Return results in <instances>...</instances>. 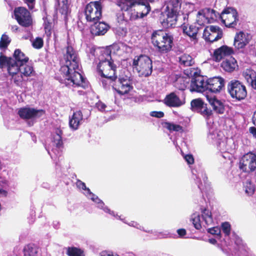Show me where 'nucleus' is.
Returning a JSON list of instances; mask_svg holds the SVG:
<instances>
[{
  "label": "nucleus",
  "instance_id": "nucleus-24",
  "mask_svg": "<svg viewBox=\"0 0 256 256\" xmlns=\"http://www.w3.org/2000/svg\"><path fill=\"white\" fill-rule=\"evenodd\" d=\"M93 23L94 24L90 28V32L92 35H104L110 28L109 25L105 22L96 21Z\"/></svg>",
  "mask_w": 256,
  "mask_h": 256
},
{
  "label": "nucleus",
  "instance_id": "nucleus-3",
  "mask_svg": "<svg viewBox=\"0 0 256 256\" xmlns=\"http://www.w3.org/2000/svg\"><path fill=\"white\" fill-rule=\"evenodd\" d=\"M181 0H168L162 8L160 22L165 28L174 27L178 20H188L190 12L184 14L180 11Z\"/></svg>",
  "mask_w": 256,
  "mask_h": 256
},
{
  "label": "nucleus",
  "instance_id": "nucleus-63",
  "mask_svg": "<svg viewBox=\"0 0 256 256\" xmlns=\"http://www.w3.org/2000/svg\"><path fill=\"white\" fill-rule=\"evenodd\" d=\"M42 186L44 188L48 189L50 188V184L48 182H43L42 184Z\"/></svg>",
  "mask_w": 256,
  "mask_h": 256
},
{
  "label": "nucleus",
  "instance_id": "nucleus-34",
  "mask_svg": "<svg viewBox=\"0 0 256 256\" xmlns=\"http://www.w3.org/2000/svg\"><path fill=\"white\" fill-rule=\"evenodd\" d=\"M24 256H38L39 248L34 244H29L25 246L23 248Z\"/></svg>",
  "mask_w": 256,
  "mask_h": 256
},
{
  "label": "nucleus",
  "instance_id": "nucleus-4",
  "mask_svg": "<svg viewBox=\"0 0 256 256\" xmlns=\"http://www.w3.org/2000/svg\"><path fill=\"white\" fill-rule=\"evenodd\" d=\"M112 46H106L101 50L99 62L97 65V71L102 78L110 79L112 82L117 79L116 64L112 58Z\"/></svg>",
  "mask_w": 256,
  "mask_h": 256
},
{
  "label": "nucleus",
  "instance_id": "nucleus-59",
  "mask_svg": "<svg viewBox=\"0 0 256 256\" xmlns=\"http://www.w3.org/2000/svg\"><path fill=\"white\" fill-rule=\"evenodd\" d=\"M84 190V195L88 197V198H90V196L92 194V192H91L90 189L88 188H86V190Z\"/></svg>",
  "mask_w": 256,
  "mask_h": 256
},
{
  "label": "nucleus",
  "instance_id": "nucleus-31",
  "mask_svg": "<svg viewBox=\"0 0 256 256\" xmlns=\"http://www.w3.org/2000/svg\"><path fill=\"white\" fill-rule=\"evenodd\" d=\"M113 217L116 218L118 220H120L121 221H122L124 223L126 224H128V226H130L134 227L137 229L140 230H141L146 232L148 233H151L154 234V235H156V232H153L152 230H147L144 229V228L141 226L139 224H138L137 222L134 221H131L130 222H128V220H126L125 218H122V216H119L118 214L117 213L115 212V214L114 216H112Z\"/></svg>",
  "mask_w": 256,
  "mask_h": 256
},
{
  "label": "nucleus",
  "instance_id": "nucleus-7",
  "mask_svg": "<svg viewBox=\"0 0 256 256\" xmlns=\"http://www.w3.org/2000/svg\"><path fill=\"white\" fill-rule=\"evenodd\" d=\"M132 66L140 77H148L152 72V60L145 54L135 56L132 60Z\"/></svg>",
  "mask_w": 256,
  "mask_h": 256
},
{
  "label": "nucleus",
  "instance_id": "nucleus-27",
  "mask_svg": "<svg viewBox=\"0 0 256 256\" xmlns=\"http://www.w3.org/2000/svg\"><path fill=\"white\" fill-rule=\"evenodd\" d=\"M221 67L226 72L231 73L238 68L236 60L233 57L224 60L221 64Z\"/></svg>",
  "mask_w": 256,
  "mask_h": 256
},
{
  "label": "nucleus",
  "instance_id": "nucleus-23",
  "mask_svg": "<svg viewBox=\"0 0 256 256\" xmlns=\"http://www.w3.org/2000/svg\"><path fill=\"white\" fill-rule=\"evenodd\" d=\"M164 103L170 108H178L185 104L184 98L181 100L174 92L167 94L164 100Z\"/></svg>",
  "mask_w": 256,
  "mask_h": 256
},
{
  "label": "nucleus",
  "instance_id": "nucleus-51",
  "mask_svg": "<svg viewBox=\"0 0 256 256\" xmlns=\"http://www.w3.org/2000/svg\"><path fill=\"white\" fill-rule=\"evenodd\" d=\"M8 92V82H0V92L2 94Z\"/></svg>",
  "mask_w": 256,
  "mask_h": 256
},
{
  "label": "nucleus",
  "instance_id": "nucleus-21",
  "mask_svg": "<svg viewBox=\"0 0 256 256\" xmlns=\"http://www.w3.org/2000/svg\"><path fill=\"white\" fill-rule=\"evenodd\" d=\"M234 53V50L232 48L226 45H222L214 50L212 57L216 62H218L224 57L230 56Z\"/></svg>",
  "mask_w": 256,
  "mask_h": 256
},
{
  "label": "nucleus",
  "instance_id": "nucleus-38",
  "mask_svg": "<svg viewBox=\"0 0 256 256\" xmlns=\"http://www.w3.org/2000/svg\"><path fill=\"white\" fill-rule=\"evenodd\" d=\"M179 62L181 65L185 66H191L194 63L192 56L186 54H184L180 58Z\"/></svg>",
  "mask_w": 256,
  "mask_h": 256
},
{
  "label": "nucleus",
  "instance_id": "nucleus-17",
  "mask_svg": "<svg viewBox=\"0 0 256 256\" xmlns=\"http://www.w3.org/2000/svg\"><path fill=\"white\" fill-rule=\"evenodd\" d=\"M114 81L115 84L112 86V89L121 96L127 94L133 88L132 82L128 76H120Z\"/></svg>",
  "mask_w": 256,
  "mask_h": 256
},
{
  "label": "nucleus",
  "instance_id": "nucleus-18",
  "mask_svg": "<svg viewBox=\"0 0 256 256\" xmlns=\"http://www.w3.org/2000/svg\"><path fill=\"white\" fill-rule=\"evenodd\" d=\"M223 36L222 28L216 26H210L204 28L203 38L206 41L210 43L220 39Z\"/></svg>",
  "mask_w": 256,
  "mask_h": 256
},
{
  "label": "nucleus",
  "instance_id": "nucleus-26",
  "mask_svg": "<svg viewBox=\"0 0 256 256\" xmlns=\"http://www.w3.org/2000/svg\"><path fill=\"white\" fill-rule=\"evenodd\" d=\"M222 138L221 134L213 126H210L208 128V140L209 142L216 144L217 146L222 144L221 140Z\"/></svg>",
  "mask_w": 256,
  "mask_h": 256
},
{
  "label": "nucleus",
  "instance_id": "nucleus-40",
  "mask_svg": "<svg viewBox=\"0 0 256 256\" xmlns=\"http://www.w3.org/2000/svg\"><path fill=\"white\" fill-rule=\"evenodd\" d=\"M164 127L167 128L170 132H182L183 130L182 127L173 122H166L162 124Z\"/></svg>",
  "mask_w": 256,
  "mask_h": 256
},
{
  "label": "nucleus",
  "instance_id": "nucleus-32",
  "mask_svg": "<svg viewBox=\"0 0 256 256\" xmlns=\"http://www.w3.org/2000/svg\"><path fill=\"white\" fill-rule=\"evenodd\" d=\"M226 14H232V16H236L237 14V10L236 8L228 6L224 8L220 14L214 10V14L213 16V21L219 18L222 20V18H224Z\"/></svg>",
  "mask_w": 256,
  "mask_h": 256
},
{
  "label": "nucleus",
  "instance_id": "nucleus-22",
  "mask_svg": "<svg viewBox=\"0 0 256 256\" xmlns=\"http://www.w3.org/2000/svg\"><path fill=\"white\" fill-rule=\"evenodd\" d=\"M206 81L202 76H198L192 78L190 84V90L198 92H206Z\"/></svg>",
  "mask_w": 256,
  "mask_h": 256
},
{
  "label": "nucleus",
  "instance_id": "nucleus-20",
  "mask_svg": "<svg viewBox=\"0 0 256 256\" xmlns=\"http://www.w3.org/2000/svg\"><path fill=\"white\" fill-rule=\"evenodd\" d=\"M252 39L250 34L240 31L236 34L234 40V45L238 50L244 48Z\"/></svg>",
  "mask_w": 256,
  "mask_h": 256
},
{
  "label": "nucleus",
  "instance_id": "nucleus-35",
  "mask_svg": "<svg viewBox=\"0 0 256 256\" xmlns=\"http://www.w3.org/2000/svg\"><path fill=\"white\" fill-rule=\"evenodd\" d=\"M205 104L201 98L194 99L190 102V108L192 112L198 113Z\"/></svg>",
  "mask_w": 256,
  "mask_h": 256
},
{
  "label": "nucleus",
  "instance_id": "nucleus-42",
  "mask_svg": "<svg viewBox=\"0 0 256 256\" xmlns=\"http://www.w3.org/2000/svg\"><path fill=\"white\" fill-rule=\"evenodd\" d=\"M58 2L60 7V12L62 14L66 15L68 14V0H58Z\"/></svg>",
  "mask_w": 256,
  "mask_h": 256
},
{
  "label": "nucleus",
  "instance_id": "nucleus-54",
  "mask_svg": "<svg viewBox=\"0 0 256 256\" xmlns=\"http://www.w3.org/2000/svg\"><path fill=\"white\" fill-rule=\"evenodd\" d=\"M24 1L27 4L29 9L32 10L34 8L35 0H24Z\"/></svg>",
  "mask_w": 256,
  "mask_h": 256
},
{
  "label": "nucleus",
  "instance_id": "nucleus-16",
  "mask_svg": "<svg viewBox=\"0 0 256 256\" xmlns=\"http://www.w3.org/2000/svg\"><path fill=\"white\" fill-rule=\"evenodd\" d=\"M46 111L42 109H37L30 106L20 108L18 110V114L24 120H35L44 116Z\"/></svg>",
  "mask_w": 256,
  "mask_h": 256
},
{
  "label": "nucleus",
  "instance_id": "nucleus-6",
  "mask_svg": "<svg viewBox=\"0 0 256 256\" xmlns=\"http://www.w3.org/2000/svg\"><path fill=\"white\" fill-rule=\"evenodd\" d=\"M151 40L156 50L161 54L170 51L174 46L173 36L162 30L154 31L151 36Z\"/></svg>",
  "mask_w": 256,
  "mask_h": 256
},
{
  "label": "nucleus",
  "instance_id": "nucleus-25",
  "mask_svg": "<svg viewBox=\"0 0 256 256\" xmlns=\"http://www.w3.org/2000/svg\"><path fill=\"white\" fill-rule=\"evenodd\" d=\"M206 98L215 112L218 114H223L224 112L225 108L222 102L218 100L215 96L207 95Z\"/></svg>",
  "mask_w": 256,
  "mask_h": 256
},
{
  "label": "nucleus",
  "instance_id": "nucleus-39",
  "mask_svg": "<svg viewBox=\"0 0 256 256\" xmlns=\"http://www.w3.org/2000/svg\"><path fill=\"white\" fill-rule=\"evenodd\" d=\"M242 76L247 82L251 84L256 78V73L252 70L246 69L243 72Z\"/></svg>",
  "mask_w": 256,
  "mask_h": 256
},
{
  "label": "nucleus",
  "instance_id": "nucleus-46",
  "mask_svg": "<svg viewBox=\"0 0 256 256\" xmlns=\"http://www.w3.org/2000/svg\"><path fill=\"white\" fill-rule=\"evenodd\" d=\"M66 254L68 256H82V252L76 248H68Z\"/></svg>",
  "mask_w": 256,
  "mask_h": 256
},
{
  "label": "nucleus",
  "instance_id": "nucleus-53",
  "mask_svg": "<svg viewBox=\"0 0 256 256\" xmlns=\"http://www.w3.org/2000/svg\"><path fill=\"white\" fill-rule=\"evenodd\" d=\"M96 107L100 112H104L106 107V105L100 101L96 104Z\"/></svg>",
  "mask_w": 256,
  "mask_h": 256
},
{
  "label": "nucleus",
  "instance_id": "nucleus-12",
  "mask_svg": "<svg viewBox=\"0 0 256 256\" xmlns=\"http://www.w3.org/2000/svg\"><path fill=\"white\" fill-rule=\"evenodd\" d=\"M85 16L88 22L98 21L102 17V6L100 0L90 2L85 8Z\"/></svg>",
  "mask_w": 256,
  "mask_h": 256
},
{
  "label": "nucleus",
  "instance_id": "nucleus-43",
  "mask_svg": "<svg viewBox=\"0 0 256 256\" xmlns=\"http://www.w3.org/2000/svg\"><path fill=\"white\" fill-rule=\"evenodd\" d=\"M202 9L199 10L197 14L196 22L198 25L202 26L205 24L210 23V22L208 20L207 18L202 12Z\"/></svg>",
  "mask_w": 256,
  "mask_h": 256
},
{
  "label": "nucleus",
  "instance_id": "nucleus-50",
  "mask_svg": "<svg viewBox=\"0 0 256 256\" xmlns=\"http://www.w3.org/2000/svg\"><path fill=\"white\" fill-rule=\"evenodd\" d=\"M150 115L152 117L156 118H162L164 116V113L162 111H152L150 112Z\"/></svg>",
  "mask_w": 256,
  "mask_h": 256
},
{
  "label": "nucleus",
  "instance_id": "nucleus-8",
  "mask_svg": "<svg viewBox=\"0 0 256 256\" xmlns=\"http://www.w3.org/2000/svg\"><path fill=\"white\" fill-rule=\"evenodd\" d=\"M36 72L33 65L28 62H24L21 65H18V72L16 74H8L11 76L10 80H12L17 86L22 84V82L26 80L25 78L34 76Z\"/></svg>",
  "mask_w": 256,
  "mask_h": 256
},
{
  "label": "nucleus",
  "instance_id": "nucleus-9",
  "mask_svg": "<svg viewBox=\"0 0 256 256\" xmlns=\"http://www.w3.org/2000/svg\"><path fill=\"white\" fill-rule=\"evenodd\" d=\"M227 90L231 98L236 101H242L247 96L246 86L238 80H232L228 82Z\"/></svg>",
  "mask_w": 256,
  "mask_h": 256
},
{
  "label": "nucleus",
  "instance_id": "nucleus-1",
  "mask_svg": "<svg viewBox=\"0 0 256 256\" xmlns=\"http://www.w3.org/2000/svg\"><path fill=\"white\" fill-rule=\"evenodd\" d=\"M66 60L64 65L61 66L60 72L63 78L59 80L61 84L66 86H82L84 88L88 87L85 78L76 70H79L80 60L76 51L70 46H66Z\"/></svg>",
  "mask_w": 256,
  "mask_h": 256
},
{
  "label": "nucleus",
  "instance_id": "nucleus-19",
  "mask_svg": "<svg viewBox=\"0 0 256 256\" xmlns=\"http://www.w3.org/2000/svg\"><path fill=\"white\" fill-rule=\"evenodd\" d=\"M206 91L212 93L220 92L224 86V80L220 76H214L206 80Z\"/></svg>",
  "mask_w": 256,
  "mask_h": 256
},
{
  "label": "nucleus",
  "instance_id": "nucleus-5",
  "mask_svg": "<svg viewBox=\"0 0 256 256\" xmlns=\"http://www.w3.org/2000/svg\"><path fill=\"white\" fill-rule=\"evenodd\" d=\"M29 58L20 50L16 49L12 56H6L0 53V68H6L8 74H16L18 65L28 62Z\"/></svg>",
  "mask_w": 256,
  "mask_h": 256
},
{
  "label": "nucleus",
  "instance_id": "nucleus-58",
  "mask_svg": "<svg viewBox=\"0 0 256 256\" xmlns=\"http://www.w3.org/2000/svg\"><path fill=\"white\" fill-rule=\"evenodd\" d=\"M249 132L254 138H256V128L255 126L250 127L249 128Z\"/></svg>",
  "mask_w": 256,
  "mask_h": 256
},
{
  "label": "nucleus",
  "instance_id": "nucleus-28",
  "mask_svg": "<svg viewBox=\"0 0 256 256\" xmlns=\"http://www.w3.org/2000/svg\"><path fill=\"white\" fill-rule=\"evenodd\" d=\"M89 198H90L97 204L98 208L102 210L104 212L112 216L115 214V212L112 210L107 206H105V204L103 201L99 198L95 194L92 193V194L90 196Z\"/></svg>",
  "mask_w": 256,
  "mask_h": 256
},
{
  "label": "nucleus",
  "instance_id": "nucleus-57",
  "mask_svg": "<svg viewBox=\"0 0 256 256\" xmlns=\"http://www.w3.org/2000/svg\"><path fill=\"white\" fill-rule=\"evenodd\" d=\"M177 233L180 238H183L186 234V230L184 228H180L177 230Z\"/></svg>",
  "mask_w": 256,
  "mask_h": 256
},
{
  "label": "nucleus",
  "instance_id": "nucleus-56",
  "mask_svg": "<svg viewBox=\"0 0 256 256\" xmlns=\"http://www.w3.org/2000/svg\"><path fill=\"white\" fill-rule=\"evenodd\" d=\"M107 79L108 80L104 79L102 80V86L105 90L109 89L110 86V84L108 81L109 79Z\"/></svg>",
  "mask_w": 256,
  "mask_h": 256
},
{
  "label": "nucleus",
  "instance_id": "nucleus-36",
  "mask_svg": "<svg viewBox=\"0 0 256 256\" xmlns=\"http://www.w3.org/2000/svg\"><path fill=\"white\" fill-rule=\"evenodd\" d=\"M44 27L45 30V34L49 38L52 34V20L51 18L45 16L43 18Z\"/></svg>",
  "mask_w": 256,
  "mask_h": 256
},
{
  "label": "nucleus",
  "instance_id": "nucleus-29",
  "mask_svg": "<svg viewBox=\"0 0 256 256\" xmlns=\"http://www.w3.org/2000/svg\"><path fill=\"white\" fill-rule=\"evenodd\" d=\"M82 120V114L80 110L74 112L70 118L69 126L71 128L76 130L78 128L80 122Z\"/></svg>",
  "mask_w": 256,
  "mask_h": 256
},
{
  "label": "nucleus",
  "instance_id": "nucleus-37",
  "mask_svg": "<svg viewBox=\"0 0 256 256\" xmlns=\"http://www.w3.org/2000/svg\"><path fill=\"white\" fill-rule=\"evenodd\" d=\"M244 190L248 196L252 195L256 190V184L251 180H247L244 184Z\"/></svg>",
  "mask_w": 256,
  "mask_h": 256
},
{
  "label": "nucleus",
  "instance_id": "nucleus-61",
  "mask_svg": "<svg viewBox=\"0 0 256 256\" xmlns=\"http://www.w3.org/2000/svg\"><path fill=\"white\" fill-rule=\"evenodd\" d=\"M52 226L55 229H58L60 226V223L58 221H54L53 222Z\"/></svg>",
  "mask_w": 256,
  "mask_h": 256
},
{
  "label": "nucleus",
  "instance_id": "nucleus-41",
  "mask_svg": "<svg viewBox=\"0 0 256 256\" xmlns=\"http://www.w3.org/2000/svg\"><path fill=\"white\" fill-rule=\"evenodd\" d=\"M206 120L209 119L212 115V111L210 108L208 107V104H205L202 110L198 112Z\"/></svg>",
  "mask_w": 256,
  "mask_h": 256
},
{
  "label": "nucleus",
  "instance_id": "nucleus-13",
  "mask_svg": "<svg viewBox=\"0 0 256 256\" xmlns=\"http://www.w3.org/2000/svg\"><path fill=\"white\" fill-rule=\"evenodd\" d=\"M192 178L201 192L209 188L210 183L208 180V177L201 166H196L192 169Z\"/></svg>",
  "mask_w": 256,
  "mask_h": 256
},
{
  "label": "nucleus",
  "instance_id": "nucleus-47",
  "mask_svg": "<svg viewBox=\"0 0 256 256\" xmlns=\"http://www.w3.org/2000/svg\"><path fill=\"white\" fill-rule=\"evenodd\" d=\"M221 229L226 236H228L230 234L231 227L228 222H224L222 224Z\"/></svg>",
  "mask_w": 256,
  "mask_h": 256
},
{
  "label": "nucleus",
  "instance_id": "nucleus-52",
  "mask_svg": "<svg viewBox=\"0 0 256 256\" xmlns=\"http://www.w3.org/2000/svg\"><path fill=\"white\" fill-rule=\"evenodd\" d=\"M184 158L188 164H192L194 162V158L192 154H186Z\"/></svg>",
  "mask_w": 256,
  "mask_h": 256
},
{
  "label": "nucleus",
  "instance_id": "nucleus-14",
  "mask_svg": "<svg viewBox=\"0 0 256 256\" xmlns=\"http://www.w3.org/2000/svg\"><path fill=\"white\" fill-rule=\"evenodd\" d=\"M14 18L20 25L29 27L32 24V19L30 12L24 7H16L14 10Z\"/></svg>",
  "mask_w": 256,
  "mask_h": 256
},
{
  "label": "nucleus",
  "instance_id": "nucleus-48",
  "mask_svg": "<svg viewBox=\"0 0 256 256\" xmlns=\"http://www.w3.org/2000/svg\"><path fill=\"white\" fill-rule=\"evenodd\" d=\"M32 46L36 49H40L43 46V40L40 37L36 38L32 42Z\"/></svg>",
  "mask_w": 256,
  "mask_h": 256
},
{
  "label": "nucleus",
  "instance_id": "nucleus-45",
  "mask_svg": "<svg viewBox=\"0 0 256 256\" xmlns=\"http://www.w3.org/2000/svg\"><path fill=\"white\" fill-rule=\"evenodd\" d=\"M202 12L205 16L206 17L208 20L210 22V23L213 22V16L214 14V10L210 8H205L202 9Z\"/></svg>",
  "mask_w": 256,
  "mask_h": 256
},
{
  "label": "nucleus",
  "instance_id": "nucleus-44",
  "mask_svg": "<svg viewBox=\"0 0 256 256\" xmlns=\"http://www.w3.org/2000/svg\"><path fill=\"white\" fill-rule=\"evenodd\" d=\"M11 40L8 36L5 34H3L0 40V48L5 49L7 48Z\"/></svg>",
  "mask_w": 256,
  "mask_h": 256
},
{
  "label": "nucleus",
  "instance_id": "nucleus-60",
  "mask_svg": "<svg viewBox=\"0 0 256 256\" xmlns=\"http://www.w3.org/2000/svg\"><path fill=\"white\" fill-rule=\"evenodd\" d=\"M100 256H118V255L114 256L112 254H111L110 252H102Z\"/></svg>",
  "mask_w": 256,
  "mask_h": 256
},
{
  "label": "nucleus",
  "instance_id": "nucleus-62",
  "mask_svg": "<svg viewBox=\"0 0 256 256\" xmlns=\"http://www.w3.org/2000/svg\"><path fill=\"white\" fill-rule=\"evenodd\" d=\"M252 123L254 124V126H256V110L254 112V115H253V116L252 118Z\"/></svg>",
  "mask_w": 256,
  "mask_h": 256
},
{
  "label": "nucleus",
  "instance_id": "nucleus-2",
  "mask_svg": "<svg viewBox=\"0 0 256 256\" xmlns=\"http://www.w3.org/2000/svg\"><path fill=\"white\" fill-rule=\"evenodd\" d=\"M116 4L122 12L118 16L120 24L143 18L150 11V5L146 0H117Z\"/></svg>",
  "mask_w": 256,
  "mask_h": 256
},
{
  "label": "nucleus",
  "instance_id": "nucleus-15",
  "mask_svg": "<svg viewBox=\"0 0 256 256\" xmlns=\"http://www.w3.org/2000/svg\"><path fill=\"white\" fill-rule=\"evenodd\" d=\"M239 168L244 172H250L256 170V154L250 152L244 154L239 162Z\"/></svg>",
  "mask_w": 256,
  "mask_h": 256
},
{
  "label": "nucleus",
  "instance_id": "nucleus-49",
  "mask_svg": "<svg viewBox=\"0 0 256 256\" xmlns=\"http://www.w3.org/2000/svg\"><path fill=\"white\" fill-rule=\"evenodd\" d=\"M220 230L218 227H213L211 228H209L208 230V232L212 234V235H216L219 236L220 234Z\"/></svg>",
  "mask_w": 256,
  "mask_h": 256
},
{
  "label": "nucleus",
  "instance_id": "nucleus-33",
  "mask_svg": "<svg viewBox=\"0 0 256 256\" xmlns=\"http://www.w3.org/2000/svg\"><path fill=\"white\" fill-rule=\"evenodd\" d=\"M183 32L188 36L192 41L197 42V34L198 31V28L190 25L188 28L184 26L182 28Z\"/></svg>",
  "mask_w": 256,
  "mask_h": 256
},
{
  "label": "nucleus",
  "instance_id": "nucleus-11",
  "mask_svg": "<svg viewBox=\"0 0 256 256\" xmlns=\"http://www.w3.org/2000/svg\"><path fill=\"white\" fill-rule=\"evenodd\" d=\"M62 134V132L61 130L56 129L52 136V146L54 148L50 150L48 147L45 146L48 154L54 160H56L57 158L59 159L61 156V152L60 150L63 146Z\"/></svg>",
  "mask_w": 256,
  "mask_h": 256
},
{
  "label": "nucleus",
  "instance_id": "nucleus-30",
  "mask_svg": "<svg viewBox=\"0 0 256 256\" xmlns=\"http://www.w3.org/2000/svg\"><path fill=\"white\" fill-rule=\"evenodd\" d=\"M238 21V15L237 12L236 18L235 16H232V14H226L224 15V18H222V22L227 28H234L236 26Z\"/></svg>",
  "mask_w": 256,
  "mask_h": 256
},
{
  "label": "nucleus",
  "instance_id": "nucleus-55",
  "mask_svg": "<svg viewBox=\"0 0 256 256\" xmlns=\"http://www.w3.org/2000/svg\"><path fill=\"white\" fill-rule=\"evenodd\" d=\"M76 185L77 187L80 189H82V190H84L86 188V185L84 182H82L80 180H78L76 182Z\"/></svg>",
  "mask_w": 256,
  "mask_h": 256
},
{
  "label": "nucleus",
  "instance_id": "nucleus-10",
  "mask_svg": "<svg viewBox=\"0 0 256 256\" xmlns=\"http://www.w3.org/2000/svg\"><path fill=\"white\" fill-rule=\"evenodd\" d=\"M201 215L194 213L191 216L190 220L196 230H200L202 225L204 226L211 225L213 223V218L211 212L206 208H200Z\"/></svg>",
  "mask_w": 256,
  "mask_h": 256
},
{
  "label": "nucleus",
  "instance_id": "nucleus-64",
  "mask_svg": "<svg viewBox=\"0 0 256 256\" xmlns=\"http://www.w3.org/2000/svg\"><path fill=\"white\" fill-rule=\"evenodd\" d=\"M208 242L212 244H216L217 241L214 238H209L208 240Z\"/></svg>",
  "mask_w": 256,
  "mask_h": 256
}]
</instances>
